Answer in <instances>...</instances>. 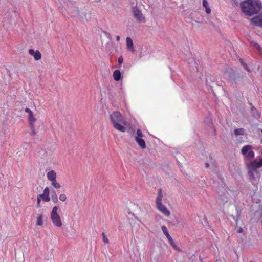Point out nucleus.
Returning a JSON list of instances; mask_svg holds the SVG:
<instances>
[{
    "instance_id": "obj_1",
    "label": "nucleus",
    "mask_w": 262,
    "mask_h": 262,
    "mask_svg": "<svg viewBox=\"0 0 262 262\" xmlns=\"http://www.w3.org/2000/svg\"><path fill=\"white\" fill-rule=\"evenodd\" d=\"M240 7L244 13L251 16L260 11L261 4L258 0H245L241 3Z\"/></svg>"
},
{
    "instance_id": "obj_2",
    "label": "nucleus",
    "mask_w": 262,
    "mask_h": 262,
    "mask_svg": "<svg viewBox=\"0 0 262 262\" xmlns=\"http://www.w3.org/2000/svg\"><path fill=\"white\" fill-rule=\"evenodd\" d=\"M110 119L113 127L121 132L124 133L127 123L123 115L118 111H114L110 115Z\"/></svg>"
},
{
    "instance_id": "obj_3",
    "label": "nucleus",
    "mask_w": 262,
    "mask_h": 262,
    "mask_svg": "<svg viewBox=\"0 0 262 262\" xmlns=\"http://www.w3.org/2000/svg\"><path fill=\"white\" fill-rule=\"evenodd\" d=\"M164 196V193L160 189L158 191L157 196L156 199V206L157 209L163 214L166 217H169L170 215V211L164 206L163 203V199Z\"/></svg>"
},
{
    "instance_id": "obj_4",
    "label": "nucleus",
    "mask_w": 262,
    "mask_h": 262,
    "mask_svg": "<svg viewBox=\"0 0 262 262\" xmlns=\"http://www.w3.org/2000/svg\"><path fill=\"white\" fill-rule=\"evenodd\" d=\"M241 152L243 157L245 164L250 160L254 158L255 153L253 151V147L251 145H246L243 146Z\"/></svg>"
},
{
    "instance_id": "obj_5",
    "label": "nucleus",
    "mask_w": 262,
    "mask_h": 262,
    "mask_svg": "<svg viewBox=\"0 0 262 262\" xmlns=\"http://www.w3.org/2000/svg\"><path fill=\"white\" fill-rule=\"evenodd\" d=\"M58 211V206H55L53 207L50 214V218L54 226L60 228L62 226L63 222Z\"/></svg>"
},
{
    "instance_id": "obj_6",
    "label": "nucleus",
    "mask_w": 262,
    "mask_h": 262,
    "mask_svg": "<svg viewBox=\"0 0 262 262\" xmlns=\"http://www.w3.org/2000/svg\"><path fill=\"white\" fill-rule=\"evenodd\" d=\"M248 168V174L250 182L253 184H257L260 179L261 174L258 169Z\"/></svg>"
},
{
    "instance_id": "obj_7",
    "label": "nucleus",
    "mask_w": 262,
    "mask_h": 262,
    "mask_svg": "<svg viewBox=\"0 0 262 262\" xmlns=\"http://www.w3.org/2000/svg\"><path fill=\"white\" fill-rule=\"evenodd\" d=\"M247 168L258 169L262 167V156H257L256 158L250 160L246 164Z\"/></svg>"
},
{
    "instance_id": "obj_8",
    "label": "nucleus",
    "mask_w": 262,
    "mask_h": 262,
    "mask_svg": "<svg viewBox=\"0 0 262 262\" xmlns=\"http://www.w3.org/2000/svg\"><path fill=\"white\" fill-rule=\"evenodd\" d=\"M144 135L142 131L138 129L137 130L136 134L135 136V139L138 145L142 149L146 148V143L144 140L143 139Z\"/></svg>"
},
{
    "instance_id": "obj_9",
    "label": "nucleus",
    "mask_w": 262,
    "mask_h": 262,
    "mask_svg": "<svg viewBox=\"0 0 262 262\" xmlns=\"http://www.w3.org/2000/svg\"><path fill=\"white\" fill-rule=\"evenodd\" d=\"M132 11L134 17L139 22H144L145 18L141 11L136 7H133Z\"/></svg>"
},
{
    "instance_id": "obj_10",
    "label": "nucleus",
    "mask_w": 262,
    "mask_h": 262,
    "mask_svg": "<svg viewBox=\"0 0 262 262\" xmlns=\"http://www.w3.org/2000/svg\"><path fill=\"white\" fill-rule=\"evenodd\" d=\"M25 111L28 113V118L30 124L33 126L36 121V118L33 112L29 108H26Z\"/></svg>"
},
{
    "instance_id": "obj_11",
    "label": "nucleus",
    "mask_w": 262,
    "mask_h": 262,
    "mask_svg": "<svg viewBox=\"0 0 262 262\" xmlns=\"http://www.w3.org/2000/svg\"><path fill=\"white\" fill-rule=\"evenodd\" d=\"M41 199L46 202H48L50 201V189L48 187H46L42 194L39 195Z\"/></svg>"
},
{
    "instance_id": "obj_12",
    "label": "nucleus",
    "mask_w": 262,
    "mask_h": 262,
    "mask_svg": "<svg viewBox=\"0 0 262 262\" xmlns=\"http://www.w3.org/2000/svg\"><path fill=\"white\" fill-rule=\"evenodd\" d=\"M29 54L33 57L34 59L36 61L39 60L41 58V54L39 51L34 49H29L28 51Z\"/></svg>"
},
{
    "instance_id": "obj_13",
    "label": "nucleus",
    "mask_w": 262,
    "mask_h": 262,
    "mask_svg": "<svg viewBox=\"0 0 262 262\" xmlns=\"http://www.w3.org/2000/svg\"><path fill=\"white\" fill-rule=\"evenodd\" d=\"M165 236L167 237L169 243L171 246V247L176 250L179 251L180 249L177 246V245L174 243V241H173V239L171 235L169 234V232H167V233H165L164 234Z\"/></svg>"
},
{
    "instance_id": "obj_14",
    "label": "nucleus",
    "mask_w": 262,
    "mask_h": 262,
    "mask_svg": "<svg viewBox=\"0 0 262 262\" xmlns=\"http://www.w3.org/2000/svg\"><path fill=\"white\" fill-rule=\"evenodd\" d=\"M126 48L128 51L134 53L135 51L134 47V44L133 41L132 39L129 37H127L126 39Z\"/></svg>"
},
{
    "instance_id": "obj_15",
    "label": "nucleus",
    "mask_w": 262,
    "mask_h": 262,
    "mask_svg": "<svg viewBox=\"0 0 262 262\" xmlns=\"http://www.w3.org/2000/svg\"><path fill=\"white\" fill-rule=\"evenodd\" d=\"M202 6L205 9V13L209 15L211 13V8L207 0L202 1Z\"/></svg>"
},
{
    "instance_id": "obj_16",
    "label": "nucleus",
    "mask_w": 262,
    "mask_h": 262,
    "mask_svg": "<svg viewBox=\"0 0 262 262\" xmlns=\"http://www.w3.org/2000/svg\"><path fill=\"white\" fill-rule=\"evenodd\" d=\"M47 178L50 182L56 180L57 173L56 171L53 170L49 171L47 173Z\"/></svg>"
},
{
    "instance_id": "obj_17",
    "label": "nucleus",
    "mask_w": 262,
    "mask_h": 262,
    "mask_svg": "<svg viewBox=\"0 0 262 262\" xmlns=\"http://www.w3.org/2000/svg\"><path fill=\"white\" fill-rule=\"evenodd\" d=\"M251 21L257 26H262V13L259 15L253 18Z\"/></svg>"
},
{
    "instance_id": "obj_18",
    "label": "nucleus",
    "mask_w": 262,
    "mask_h": 262,
    "mask_svg": "<svg viewBox=\"0 0 262 262\" xmlns=\"http://www.w3.org/2000/svg\"><path fill=\"white\" fill-rule=\"evenodd\" d=\"M43 215L42 214H37L36 215V224L37 226H41L43 224Z\"/></svg>"
},
{
    "instance_id": "obj_19",
    "label": "nucleus",
    "mask_w": 262,
    "mask_h": 262,
    "mask_svg": "<svg viewBox=\"0 0 262 262\" xmlns=\"http://www.w3.org/2000/svg\"><path fill=\"white\" fill-rule=\"evenodd\" d=\"M233 134L236 137H237L246 135V132L243 128H236L234 130Z\"/></svg>"
},
{
    "instance_id": "obj_20",
    "label": "nucleus",
    "mask_w": 262,
    "mask_h": 262,
    "mask_svg": "<svg viewBox=\"0 0 262 262\" xmlns=\"http://www.w3.org/2000/svg\"><path fill=\"white\" fill-rule=\"evenodd\" d=\"M113 77L115 81H119L121 79V74L119 70H115L113 72Z\"/></svg>"
},
{
    "instance_id": "obj_21",
    "label": "nucleus",
    "mask_w": 262,
    "mask_h": 262,
    "mask_svg": "<svg viewBox=\"0 0 262 262\" xmlns=\"http://www.w3.org/2000/svg\"><path fill=\"white\" fill-rule=\"evenodd\" d=\"M251 44L253 46V47L259 52V54L262 57V49L261 48L260 45L254 41H252L251 42Z\"/></svg>"
},
{
    "instance_id": "obj_22",
    "label": "nucleus",
    "mask_w": 262,
    "mask_h": 262,
    "mask_svg": "<svg viewBox=\"0 0 262 262\" xmlns=\"http://www.w3.org/2000/svg\"><path fill=\"white\" fill-rule=\"evenodd\" d=\"M51 185L55 189H59L61 188L60 184L57 181V179L50 182Z\"/></svg>"
},
{
    "instance_id": "obj_23",
    "label": "nucleus",
    "mask_w": 262,
    "mask_h": 262,
    "mask_svg": "<svg viewBox=\"0 0 262 262\" xmlns=\"http://www.w3.org/2000/svg\"><path fill=\"white\" fill-rule=\"evenodd\" d=\"M59 199L61 202H65L67 200V195L63 193H60L59 195Z\"/></svg>"
},
{
    "instance_id": "obj_24",
    "label": "nucleus",
    "mask_w": 262,
    "mask_h": 262,
    "mask_svg": "<svg viewBox=\"0 0 262 262\" xmlns=\"http://www.w3.org/2000/svg\"><path fill=\"white\" fill-rule=\"evenodd\" d=\"M102 236H103V242L105 243V244L108 243L109 240H108V238L107 237V236L104 233H103Z\"/></svg>"
},
{
    "instance_id": "obj_25",
    "label": "nucleus",
    "mask_w": 262,
    "mask_h": 262,
    "mask_svg": "<svg viewBox=\"0 0 262 262\" xmlns=\"http://www.w3.org/2000/svg\"><path fill=\"white\" fill-rule=\"evenodd\" d=\"M161 229H162V231L163 233H164V234L168 232L167 227L165 226H162L161 227Z\"/></svg>"
},
{
    "instance_id": "obj_26",
    "label": "nucleus",
    "mask_w": 262,
    "mask_h": 262,
    "mask_svg": "<svg viewBox=\"0 0 262 262\" xmlns=\"http://www.w3.org/2000/svg\"><path fill=\"white\" fill-rule=\"evenodd\" d=\"M253 115L255 117H258V113L257 110L255 108L252 109Z\"/></svg>"
},
{
    "instance_id": "obj_27",
    "label": "nucleus",
    "mask_w": 262,
    "mask_h": 262,
    "mask_svg": "<svg viewBox=\"0 0 262 262\" xmlns=\"http://www.w3.org/2000/svg\"><path fill=\"white\" fill-rule=\"evenodd\" d=\"M41 199V198L38 195L37 196V204L38 207H40Z\"/></svg>"
},
{
    "instance_id": "obj_28",
    "label": "nucleus",
    "mask_w": 262,
    "mask_h": 262,
    "mask_svg": "<svg viewBox=\"0 0 262 262\" xmlns=\"http://www.w3.org/2000/svg\"><path fill=\"white\" fill-rule=\"evenodd\" d=\"M241 62L243 64V66L245 70H246L248 72L250 71V69H249V68L248 67V66H247L246 64L243 63L242 61Z\"/></svg>"
},
{
    "instance_id": "obj_29",
    "label": "nucleus",
    "mask_w": 262,
    "mask_h": 262,
    "mask_svg": "<svg viewBox=\"0 0 262 262\" xmlns=\"http://www.w3.org/2000/svg\"><path fill=\"white\" fill-rule=\"evenodd\" d=\"M118 61L119 64L121 65L123 63V59L122 57L121 56V57H119Z\"/></svg>"
},
{
    "instance_id": "obj_30",
    "label": "nucleus",
    "mask_w": 262,
    "mask_h": 262,
    "mask_svg": "<svg viewBox=\"0 0 262 262\" xmlns=\"http://www.w3.org/2000/svg\"><path fill=\"white\" fill-rule=\"evenodd\" d=\"M237 232L239 233H242L243 232V230L242 228H239V229H237Z\"/></svg>"
},
{
    "instance_id": "obj_31",
    "label": "nucleus",
    "mask_w": 262,
    "mask_h": 262,
    "mask_svg": "<svg viewBox=\"0 0 262 262\" xmlns=\"http://www.w3.org/2000/svg\"><path fill=\"white\" fill-rule=\"evenodd\" d=\"M116 40L118 41L120 40V36H116Z\"/></svg>"
},
{
    "instance_id": "obj_32",
    "label": "nucleus",
    "mask_w": 262,
    "mask_h": 262,
    "mask_svg": "<svg viewBox=\"0 0 262 262\" xmlns=\"http://www.w3.org/2000/svg\"><path fill=\"white\" fill-rule=\"evenodd\" d=\"M205 167H206V168H208V167H209V164H208V163H206V164H205Z\"/></svg>"
}]
</instances>
